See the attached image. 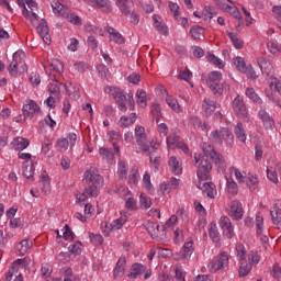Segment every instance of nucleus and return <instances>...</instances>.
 Here are the masks:
<instances>
[{
	"instance_id": "obj_15",
	"label": "nucleus",
	"mask_w": 281,
	"mask_h": 281,
	"mask_svg": "<svg viewBox=\"0 0 281 281\" xmlns=\"http://www.w3.org/2000/svg\"><path fill=\"white\" fill-rule=\"evenodd\" d=\"M203 181L205 180L200 179V184L198 186V188H200V190L203 191L204 194L209 196V199H216V194H218V192L216 191V186L212 182Z\"/></svg>"
},
{
	"instance_id": "obj_63",
	"label": "nucleus",
	"mask_w": 281,
	"mask_h": 281,
	"mask_svg": "<svg viewBox=\"0 0 281 281\" xmlns=\"http://www.w3.org/2000/svg\"><path fill=\"white\" fill-rule=\"evenodd\" d=\"M267 177L269 179V181H272V183H279V179H278V173L276 172V170H273V167H268L267 168Z\"/></svg>"
},
{
	"instance_id": "obj_16",
	"label": "nucleus",
	"mask_w": 281,
	"mask_h": 281,
	"mask_svg": "<svg viewBox=\"0 0 281 281\" xmlns=\"http://www.w3.org/2000/svg\"><path fill=\"white\" fill-rule=\"evenodd\" d=\"M233 110L234 113L238 115V117H247V106L245 105V101L240 95H237L233 101Z\"/></svg>"
},
{
	"instance_id": "obj_58",
	"label": "nucleus",
	"mask_w": 281,
	"mask_h": 281,
	"mask_svg": "<svg viewBox=\"0 0 281 281\" xmlns=\"http://www.w3.org/2000/svg\"><path fill=\"white\" fill-rule=\"evenodd\" d=\"M68 249L72 256H80V254H82V243L76 241L75 244H71Z\"/></svg>"
},
{
	"instance_id": "obj_25",
	"label": "nucleus",
	"mask_w": 281,
	"mask_h": 281,
	"mask_svg": "<svg viewBox=\"0 0 281 281\" xmlns=\"http://www.w3.org/2000/svg\"><path fill=\"white\" fill-rule=\"evenodd\" d=\"M144 271H146V266H144L142 263H134V265H132L127 276L132 280H137V278H139V276H143Z\"/></svg>"
},
{
	"instance_id": "obj_14",
	"label": "nucleus",
	"mask_w": 281,
	"mask_h": 281,
	"mask_svg": "<svg viewBox=\"0 0 281 281\" xmlns=\"http://www.w3.org/2000/svg\"><path fill=\"white\" fill-rule=\"evenodd\" d=\"M36 30L37 34L41 36L44 43L49 45V43H52V35L49 34V26L47 25V21L42 19Z\"/></svg>"
},
{
	"instance_id": "obj_9",
	"label": "nucleus",
	"mask_w": 281,
	"mask_h": 281,
	"mask_svg": "<svg viewBox=\"0 0 281 281\" xmlns=\"http://www.w3.org/2000/svg\"><path fill=\"white\" fill-rule=\"evenodd\" d=\"M227 212L228 215L234 218V221H243V215L245 212L243 211V203H240V201L234 200L231 202Z\"/></svg>"
},
{
	"instance_id": "obj_26",
	"label": "nucleus",
	"mask_w": 281,
	"mask_h": 281,
	"mask_svg": "<svg viewBox=\"0 0 281 281\" xmlns=\"http://www.w3.org/2000/svg\"><path fill=\"white\" fill-rule=\"evenodd\" d=\"M209 236L216 244V246L221 245V233L218 232V226L216 223L209 224Z\"/></svg>"
},
{
	"instance_id": "obj_3",
	"label": "nucleus",
	"mask_w": 281,
	"mask_h": 281,
	"mask_svg": "<svg viewBox=\"0 0 281 281\" xmlns=\"http://www.w3.org/2000/svg\"><path fill=\"white\" fill-rule=\"evenodd\" d=\"M108 93L114 98L115 102L117 103L119 110L122 111V113H126V103L128 102V109L130 111H135V99L133 98V92H130L126 97L124 94V90L115 87H109L106 88Z\"/></svg>"
},
{
	"instance_id": "obj_37",
	"label": "nucleus",
	"mask_w": 281,
	"mask_h": 281,
	"mask_svg": "<svg viewBox=\"0 0 281 281\" xmlns=\"http://www.w3.org/2000/svg\"><path fill=\"white\" fill-rule=\"evenodd\" d=\"M225 142L227 146H234V133L227 127H222V144Z\"/></svg>"
},
{
	"instance_id": "obj_35",
	"label": "nucleus",
	"mask_w": 281,
	"mask_h": 281,
	"mask_svg": "<svg viewBox=\"0 0 281 281\" xmlns=\"http://www.w3.org/2000/svg\"><path fill=\"white\" fill-rule=\"evenodd\" d=\"M168 164L173 175H181L183 168L181 167V164L179 162V159H177V157L171 156L168 160Z\"/></svg>"
},
{
	"instance_id": "obj_28",
	"label": "nucleus",
	"mask_w": 281,
	"mask_h": 281,
	"mask_svg": "<svg viewBox=\"0 0 281 281\" xmlns=\"http://www.w3.org/2000/svg\"><path fill=\"white\" fill-rule=\"evenodd\" d=\"M116 5H117L120 12H122L124 14V16H128V14H131V8L133 5V0H116Z\"/></svg>"
},
{
	"instance_id": "obj_51",
	"label": "nucleus",
	"mask_w": 281,
	"mask_h": 281,
	"mask_svg": "<svg viewBox=\"0 0 281 281\" xmlns=\"http://www.w3.org/2000/svg\"><path fill=\"white\" fill-rule=\"evenodd\" d=\"M246 95L256 104H262V99H260V97L258 95V93H256V90H254V88H247Z\"/></svg>"
},
{
	"instance_id": "obj_27",
	"label": "nucleus",
	"mask_w": 281,
	"mask_h": 281,
	"mask_svg": "<svg viewBox=\"0 0 281 281\" xmlns=\"http://www.w3.org/2000/svg\"><path fill=\"white\" fill-rule=\"evenodd\" d=\"M27 146H30V140L24 137H18L11 142V147L13 148V150H25Z\"/></svg>"
},
{
	"instance_id": "obj_61",
	"label": "nucleus",
	"mask_w": 281,
	"mask_h": 281,
	"mask_svg": "<svg viewBox=\"0 0 281 281\" xmlns=\"http://www.w3.org/2000/svg\"><path fill=\"white\" fill-rule=\"evenodd\" d=\"M267 47H268L270 54H280V52H281V46L276 41L268 42Z\"/></svg>"
},
{
	"instance_id": "obj_38",
	"label": "nucleus",
	"mask_w": 281,
	"mask_h": 281,
	"mask_svg": "<svg viewBox=\"0 0 281 281\" xmlns=\"http://www.w3.org/2000/svg\"><path fill=\"white\" fill-rule=\"evenodd\" d=\"M117 177H120L122 181H126L128 177V165H126L124 160H119Z\"/></svg>"
},
{
	"instance_id": "obj_29",
	"label": "nucleus",
	"mask_w": 281,
	"mask_h": 281,
	"mask_svg": "<svg viewBox=\"0 0 281 281\" xmlns=\"http://www.w3.org/2000/svg\"><path fill=\"white\" fill-rule=\"evenodd\" d=\"M165 102L166 104H168L169 108H171V110L175 111V113H181V111H183L181 109V105L179 104V101L168 93H166L165 95Z\"/></svg>"
},
{
	"instance_id": "obj_62",
	"label": "nucleus",
	"mask_w": 281,
	"mask_h": 281,
	"mask_svg": "<svg viewBox=\"0 0 281 281\" xmlns=\"http://www.w3.org/2000/svg\"><path fill=\"white\" fill-rule=\"evenodd\" d=\"M249 263L251 267L254 265H258L260 262V256H258V252L256 250H251L247 256Z\"/></svg>"
},
{
	"instance_id": "obj_50",
	"label": "nucleus",
	"mask_w": 281,
	"mask_h": 281,
	"mask_svg": "<svg viewBox=\"0 0 281 281\" xmlns=\"http://www.w3.org/2000/svg\"><path fill=\"white\" fill-rule=\"evenodd\" d=\"M99 155L102 159H105V161H113V158L115 157L113 151H111V149L105 147H101L99 149Z\"/></svg>"
},
{
	"instance_id": "obj_18",
	"label": "nucleus",
	"mask_w": 281,
	"mask_h": 281,
	"mask_svg": "<svg viewBox=\"0 0 281 281\" xmlns=\"http://www.w3.org/2000/svg\"><path fill=\"white\" fill-rule=\"evenodd\" d=\"M105 31L109 34V38L111 43H115V45H124V43L126 42L124 36L120 32H117L115 29L109 26L105 29Z\"/></svg>"
},
{
	"instance_id": "obj_12",
	"label": "nucleus",
	"mask_w": 281,
	"mask_h": 281,
	"mask_svg": "<svg viewBox=\"0 0 281 281\" xmlns=\"http://www.w3.org/2000/svg\"><path fill=\"white\" fill-rule=\"evenodd\" d=\"M135 137H136V142H137L138 146H140L144 151L150 150V147L146 146L148 139L146 138V128H144V126L136 125Z\"/></svg>"
},
{
	"instance_id": "obj_17",
	"label": "nucleus",
	"mask_w": 281,
	"mask_h": 281,
	"mask_svg": "<svg viewBox=\"0 0 281 281\" xmlns=\"http://www.w3.org/2000/svg\"><path fill=\"white\" fill-rule=\"evenodd\" d=\"M260 120L262 121L263 127L266 131H273L276 127V121L273 117L267 112V110L261 109L258 113Z\"/></svg>"
},
{
	"instance_id": "obj_19",
	"label": "nucleus",
	"mask_w": 281,
	"mask_h": 281,
	"mask_svg": "<svg viewBox=\"0 0 281 281\" xmlns=\"http://www.w3.org/2000/svg\"><path fill=\"white\" fill-rule=\"evenodd\" d=\"M257 65L261 69L263 76H271L273 74V65L265 57H257Z\"/></svg>"
},
{
	"instance_id": "obj_60",
	"label": "nucleus",
	"mask_w": 281,
	"mask_h": 281,
	"mask_svg": "<svg viewBox=\"0 0 281 281\" xmlns=\"http://www.w3.org/2000/svg\"><path fill=\"white\" fill-rule=\"evenodd\" d=\"M169 10L173 19H176V21H179V16H181V12L179 11V4L176 2H169Z\"/></svg>"
},
{
	"instance_id": "obj_2",
	"label": "nucleus",
	"mask_w": 281,
	"mask_h": 281,
	"mask_svg": "<svg viewBox=\"0 0 281 281\" xmlns=\"http://www.w3.org/2000/svg\"><path fill=\"white\" fill-rule=\"evenodd\" d=\"M85 191L82 193H77L76 199L79 203H85L89 196H98V192L102 186H104V179L98 172L95 167H90L83 177Z\"/></svg>"
},
{
	"instance_id": "obj_31",
	"label": "nucleus",
	"mask_w": 281,
	"mask_h": 281,
	"mask_svg": "<svg viewBox=\"0 0 281 281\" xmlns=\"http://www.w3.org/2000/svg\"><path fill=\"white\" fill-rule=\"evenodd\" d=\"M125 268H126V258L121 257L117 262L116 266L114 268V278L119 279L122 278L125 273Z\"/></svg>"
},
{
	"instance_id": "obj_5",
	"label": "nucleus",
	"mask_w": 281,
	"mask_h": 281,
	"mask_svg": "<svg viewBox=\"0 0 281 281\" xmlns=\"http://www.w3.org/2000/svg\"><path fill=\"white\" fill-rule=\"evenodd\" d=\"M20 67V68H19ZM25 71L26 66H25V52L23 50H16L13 54L12 61L10 63L8 67V71L10 76L16 77L19 76V71Z\"/></svg>"
},
{
	"instance_id": "obj_59",
	"label": "nucleus",
	"mask_w": 281,
	"mask_h": 281,
	"mask_svg": "<svg viewBox=\"0 0 281 281\" xmlns=\"http://www.w3.org/2000/svg\"><path fill=\"white\" fill-rule=\"evenodd\" d=\"M48 91L50 95L58 98V95H60V86H58V81H53L52 83H49Z\"/></svg>"
},
{
	"instance_id": "obj_33",
	"label": "nucleus",
	"mask_w": 281,
	"mask_h": 281,
	"mask_svg": "<svg viewBox=\"0 0 281 281\" xmlns=\"http://www.w3.org/2000/svg\"><path fill=\"white\" fill-rule=\"evenodd\" d=\"M136 104H138L140 109H146L148 106V97L146 95V91L142 89L136 91Z\"/></svg>"
},
{
	"instance_id": "obj_22",
	"label": "nucleus",
	"mask_w": 281,
	"mask_h": 281,
	"mask_svg": "<svg viewBox=\"0 0 281 281\" xmlns=\"http://www.w3.org/2000/svg\"><path fill=\"white\" fill-rule=\"evenodd\" d=\"M226 187H225V192L228 196H236L238 194V184L236 181H234V178L232 176L226 175Z\"/></svg>"
},
{
	"instance_id": "obj_45",
	"label": "nucleus",
	"mask_w": 281,
	"mask_h": 281,
	"mask_svg": "<svg viewBox=\"0 0 281 281\" xmlns=\"http://www.w3.org/2000/svg\"><path fill=\"white\" fill-rule=\"evenodd\" d=\"M108 135H109L110 142H112L113 144V148L115 153H120V146H117V142L122 139V135H120V133L115 131L110 132Z\"/></svg>"
},
{
	"instance_id": "obj_46",
	"label": "nucleus",
	"mask_w": 281,
	"mask_h": 281,
	"mask_svg": "<svg viewBox=\"0 0 281 281\" xmlns=\"http://www.w3.org/2000/svg\"><path fill=\"white\" fill-rule=\"evenodd\" d=\"M146 229L149 236H151V238H157V236H159V224L154 222H148L146 224Z\"/></svg>"
},
{
	"instance_id": "obj_47",
	"label": "nucleus",
	"mask_w": 281,
	"mask_h": 281,
	"mask_svg": "<svg viewBox=\"0 0 281 281\" xmlns=\"http://www.w3.org/2000/svg\"><path fill=\"white\" fill-rule=\"evenodd\" d=\"M88 3H92V5H97V8H105L108 12H111L113 8L111 7V2L109 0H86Z\"/></svg>"
},
{
	"instance_id": "obj_23",
	"label": "nucleus",
	"mask_w": 281,
	"mask_h": 281,
	"mask_svg": "<svg viewBox=\"0 0 281 281\" xmlns=\"http://www.w3.org/2000/svg\"><path fill=\"white\" fill-rule=\"evenodd\" d=\"M263 227H265V218L262 217V215H257L256 216L257 236L260 237L261 243H269V237L262 233Z\"/></svg>"
},
{
	"instance_id": "obj_4",
	"label": "nucleus",
	"mask_w": 281,
	"mask_h": 281,
	"mask_svg": "<svg viewBox=\"0 0 281 281\" xmlns=\"http://www.w3.org/2000/svg\"><path fill=\"white\" fill-rule=\"evenodd\" d=\"M210 273L217 271H227L229 269V254L222 251L216 255L206 266Z\"/></svg>"
},
{
	"instance_id": "obj_7",
	"label": "nucleus",
	"mask_w": 281,
	"mask_h": 281,
	"mask_svg": "<svg viewBox=\"0 0 281 281\" xmlns=\"http://www.w3.org/2000/svg\"><path fill=\"white\" fill-rule=\"evenodd\" d=\"M126 221H128L126 212H121V216L112 221L110 225H108L106 223H102L101 229L103 231V234H105V236H109L111 232H117V229H122V227L126 225Z\"/></svg>"
},
{
	"instance_id": "obj_30",
	"label": "nucleus",
	"mask_w": 281,
	"mask_h": 281,
	"mask_svg": "<svg viewBox=\"0 0 281 281\" xmlns=\"http://www.w3.org/2000/svg\"><path fill=\"white\" fill-rule=\"evenodd\" d=\"M34 247V243L31 239H23L16 245L19 256H25L26 251H30Z\"/></svg>"
},
{
	"instance_id": "obj_54",
	"label": "nucleus",
	"mask_w": 281,
	"mask_h": 281,
	"mask_svg": "<svg viewBox=\"0 0 281 281\" xmlns=\"http://www.w3.org/2000/svg\"><path fill=\"white\" fill-rule=\"evenodd\" d=\"M181 140H179V135L177 134H170L167 137V146L168 148H177L179 146Z\"/></svg>"
},
{
	"instance_id": "obj_6",
	"label": "nucleus",
	"mask_w": 281,
	"mask_h": 281,
	"mask_svg": "<svg viewBox=\"0 0 281 281\" xmlns=\"http://www.w3.org/2000/svg\"><path fill=\"white\" fill-rule=\"evenodd\" d=\"M206 85L211 89L214 95H223V85H221V80H223V74L221 71H212L206 77Z\"/></svg>"
},
{
	"instance_id": "obj_24",
	"label": "nucleus",
	"mask_w": 281,
	"mask_h": 281,
	"mask_svg": "<svg viewBox=\"0 0 281 281\" xmlns=\"http://www.w3.org/2000/svg\"><path fill=\"white\" fill-rule=\"evenodd\" d=\"M41 190L44 194H49L52 192V183L49 182V175L47 171H44L40 178Z\"/></svg>"
},
{
	"instance_id": "obj_44",
	"label": "nucleus",
	"mask_w": 281,
	"mask_h": 281,
	"mask_svg": "<svg viewBox=\"0 0 281 281\" xmlns=\"http://www.w3.org/2000/svg\"><path fill=\"white\" fill-rule=\"evenodd\" d=\"M227 36L236 49H243L245 42H243V40L238 38L237 34H235L233 32H227Z\"/></svg>"
},
{
	"instance_id": "obj_49",
	"label": "nucleus",
	"mask_w": 281,
	"mask_h": 281,
	"mask_svg": "<svg viewBox=\"0 0 281 281\" xmlns=\"http://www.w3.org/2000/svg\"><path fill=\"white\" fill-rule=\"evenodd\" d=\"M239 277L245 278L249 276V272L251 271V265L247 263V260L239 261Z\"/></svg>"
},
{
	"instance_id": "obj_43",
	"label": "nucleus",
	"mask_w": 281,
	"mask_h": 281,
	"mask_svg": "<svg viewBox=\"0 0 281 281\" xmlns=\"http://www.w3.org/2000/svg\"><path fill=\"white\" fill-rule=\"evenodd\" d=\"M22 14L24 19H26V21H30V23H32V25H37L40 18L38 14H36V11L30 12V10L24 9L22 11Z\"/></svg>"
},
{
	"instance_id": "obj_42",
	"label": "nucleus",
	"mask_w": 281,
	"mask_h": 281,
	"mask_svg": "<svg viewBox=\"0 0 281 281\" xmlns=\"http://www.w3.org/2000/svg\"><path fill=\"white\" fill-rule=\"evenodd\" d=\"M228 177H235L238 183H245L247 177L240 172V170L236 167L229 168V176Z\"/></svg>"
},
{
	"instance_id": "obj_8",
	"label": "nucleus",
	"mask_w": 281,
	"mask_h": 281,
	"mask_svg": "<svg viewBox=\"0 0 281 281\" xmlns=\"http://www.w3.org/2000/svg\"><path fill=\"white\" fill-rule=\"evenodd\" d=\"M76 142H78V136L69 133L65 138H58L55 146L59 153H66L69 147L74 148L76 146Z\"/></svg>"
},
{
	"instance_id": "obj_48",
	"label": "nucleus",
	"mask_w": 281,
	"mask_h": 281,
	"mask_svg": "<svg viewBox=\"0 0 281 281\" xmlns=\"http://www.w3.org/2000/svg\"><path fill=\"white\" fill-rule=\"evenodd\" d=\"M233 60L237 71H240L241 74H245V71H247L248 66L245 63V58L235 57Z\"/></svg>"
},
{
	"instance_id": "obj_57",
	"label": "nucleus",
	"mask_w": 281,
	"mask_h": 281,
	"mask_svg": "<svg viewBox=\"0 0 281 281\" xmlns=\"http://www.w3.org/2000/svg\"><path fill=\"white\" fill-rule=\"evenodd\" d=\"M23 175L26 179L34 177V164L32 161L29 165L23 164Z\"/></svg>"
},
{
	"instance_id": "obj_53",
	"label": "nucleus",
	"mask_w": 281,
	"mask_h": 281,
	"mask_svg": "<svg viewBox=\"0 0 281 281\" xmlns=\"http://www.w3.org/2000/svg\"><path fill=\"white\" fill-rule=\"evenodd\" d=\"M209 63H211V65H214L215 67H217L218 69H223V67H225V64L223 63V60L216 56H214V54H209L206 56Z\"/></svg>"
},
{
	"instance_id": "obj_40",
	"label": "nucleus",
	"mask_w": 281,
	"mask_h": 281,
	"mask_svg": "<svg viewBox=\"0 0 281 281\" xmlns=\"http://www.w3.org/2000/svg\"><path fill=\"white\" fill-rule=\"evenodd\" d=\"M245 183L247 184L248 189L250 190V192H254V190L258 189V177L248 173V176H246V180Z\"/></svg>"
},
{
	"instance_id": "obj_21",
	"label": "nucleus",
	"mask_w": 281,
	"mask_h": 281,
	"mask_svg": "<svg viewBox=\"0 0 281 281\" xmlns=\"http://www.w3.org/2000/svg\"><path fill=\"white\" fill-rule=\"evenodd\" d=\"M189 125L193 127V131H205V133L210 131V127L196 115H191L189 117Z\"/></svg>"
},
{
	"instance_id": "obj_32",
	"label": "nucleus",
	"mask_w": 281,
	"mask_h": 281,
	"mask_svg": "<svg viewBox=\"0 0 281 281\" xmlns=\"http://www.w3.org/2000/svg\"><path fill=\"white\" fill-rule=\"evenodd\" d=\"M137 122V114L132 113L130 116H122L119 121L121 128H128V126H133V123Z\"/></svg>"
},
{
	"instance_id": "obj_41",
	"label": "nucleus",
	"mask_w": 281,
	"mask_h": 281,
	"mask_svg": "<svg viewBox=\"0 0 281 281\" xmlns=\"http://www.w3.org/2000/svg\"><path fill=\"white\" fill-rule=\"evenodd\" d=\"M66 91L72 100H80V88L78 86L70 83V86H66Z\"/></svg>"
},
{
	"instance_id": "obj_36",
	"label": "nucleus",
	"mask_w": 281,
	"mask_h": 281,
	"mask_svg": "<svg viewBox=\"0 0 281 281\" xmlns=\"http://www.w3.org/2000/svg\"><path fill=\"white\" fill-rule=\"evenodd\" d=\"M234 133L239 142H241L243 144L247 142V132L245 131V126H243V123L239 122L236 124Z\"/></svg>"
},
{
	"instance_id": "obj_55",
	"label": "nucleus",
	"mask_w": 281,
	"mask_h": 281,
	"mask_svg": "<svg viewBox=\"0 0 281 281\" xmlns=\"http://www.w3.org/2000/svg\"><path fill=\"white\" fill-rule=\"evenodd\" d=\"M139 181V170L137 167H133L128 177L130 186H135Z\"/></svg>"
},
{
	"instance_id": "obj_20",
	"label": "nucleus",
	"mask_w": 281,
	"mask_h": 281,
	"mask_svg": "<svg viewBox=\"0 0 281 281\" xmlns=\"http://www.w3.org/2000/svg\"><path fill=\"white\" fill-rule=\"evenodd\" d=\"M38 111H41V108L35 101H30L23 105L24 117H27L29 120H32L34 114L38 113Z\"/></svg>"
},
{
	"instance_id": "obj_10",
	"label": "nucleus",
	"mask_w": 281,
	"mask_h": 281,
	"mask_svg": "<svg viewBox=\"0 0 281 281\" xmlns=\"http://www.w3.org/2000/svg\"><path fill=\"white\" fill-rule=\"evenodd\" d=\"M218 225L223 231L224 236H226V238H234V226L232 225V220H229V217L222 216L218 221Z\"/></svg>"
},
{
	"instance_id": "obj_34",
	"label": "nucleus",
	"mask_w": 281,
	"mask_h": 281,
	"mask_svg": "<svg viewBox=\"0 0 281 281\" xmlns=\"http://www.w3.org/2000/svg\"><path fill=\"white\" fill-rule=\"evenodd\" d=\"M203 109L205 111L206 117H210V115H212V113H214V111H216V101H214L210 98L204 99Z\"/></svg>"
},
{
	"instance_id": "obj_56",
	"label": "nucleus",
	"mask_w": 281,
	"mask_h": 281,
	"mask_svg": "<svg viewBox=\"0 0 281 281\" xmlns=\"http://www.w3.org/2000/svg\"><path fill=\"white\" fill-rule=\"evenodd\" d=\"M50 67L53 71H56L57 74H63L65 71V65L59 59H53L50 61Z\"/></svg>"
},
{
	"instance_id": "obj_13",
	"label": "nucleus",
	"mask_w": 281,
	"mask_h": 281,
	"mask_svg": "<svg viewBox=\"0 0 281 281\" xmlns=\"http://www.w3.org/2000/svg\"><path fill=\"white\" fill-rule=\"evenodd\" d=\"M19 265H23V259H18L11 268L5 277V281H12V277L14 276L13 281H23V273L19 272Z\"/></svg>"
},
{
	"instance_id": "obj_39",
	"label": "nucleus",
	"mask_w": 281,
	"mask_h": 281,
	"mask_svg": "<svg viewBox=\"0 0 281 281\" xmlns=\"http://www.w3.org/2000/svg\"><path fill=\"white\" fill-rule=\"evenodd\" d=\"M222 136H223V128H220V130L212 131L209 136V139H211V142L213 144L223 146V137Z\"/></svg>"
},
{
	"instance_id": "obj_11",
	"label": "nucleus",
	"mask_w": 281,
	"mask_h": 281,
	"mask_svg": "<svg viewBox=\"0 0 281 281\" xmlns=\"http://www.w3.org/2000/svg\"><path fill=\"white\" fill-rule=\"evenodd\" d=\"M192 254H194V243L188 240L184 243L182 249L176 255V260H190Z\"/></svg>"
},
{
	"instance_id": "obj_1",
	"label": "nucleus",
	"mask_w": 281,
	"mask_h": 281,
	"mask_svg": "<svg viewBox=\"0 0 281 281\" xmlns=\"http://www.w3.org/2000/svg\"><path fill=\"white\" fill-rule=\"evenodd\" d=\"M204 155L199 159L195 157V164H198V178L201 181H207L210 179V172L212 171V161L215 164L217 170L222 172L227 168L225 164V157L221 153H216L212 145L204 143L203 144ZM212 159V161L210 160Z\"/></svg>"
},
{
	"instance_id": "obj_52",
	"label": "nucleus",
	"mask_w": 281,
	"mask_h": 281,
	"mask_svg": "<svg viewBox=\"0 0 281 281\" xmlns=\"http://www.w3.org/2000/svg\"><path fill=\"white\" fill-rule=\"evenodd\" d=\"M139 205L143 210H148V207L153 205V200L150 199V196L142 193L139 196Z\"/></svg>"
},
{
	"instance_id": "obj_64",
	"label": "nucleus",
	"mask_w": 281,
	"mask_h": 281,
	"mask_svg": "<svg viewBox=\"0 0 281 281\" xmlns=\"http://www.w3.org/2000/svg\"><path fill=\"white\" fill-rule=\"evenodd\" d=\"M176 281H186V272L181 267L175 268Z\"/></svg>"
}]
</instances>
